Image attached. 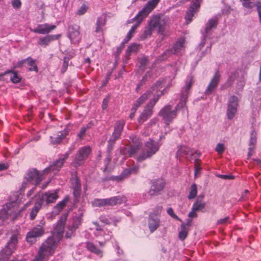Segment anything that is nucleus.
Masks as SVG:
<instances>
[{
  "label": "nucleus",
  "instance_id": "29",
  "mask_svg": "<svg viewBox=\"0 0 261 261\" xmlns=\"http://www.w3.org/2000/svg\"><path fill=\"white\" fill-rule=\"evenodd\" d=\"M82 222V218L81 217H77L74 220V223L72 226H70L68 227V231L66 233V238H70V236L73 233V232L76 229L79 225L81 224Z\"/></svg>",
  "mask_w": 261,
  "mask_h": 261
},
{
  "label": "nucleus",
  "instance_id": "10",
  "mask_svg": "<svg viewBox=\"0 0 261 261\" xmlns=\"http://www.w3.org/2000/svg\"><path fill=\"white\" fill-rule=\"evenodd\" d=\"M70 153V152L68 151L64 154L61 155L59 159L54 162L49 167L45 168L43 170V172L47 173L50 172H53L55 173L59 171L63 166L66 159L68 158Z\"/></svg>",
  "mask_w": 261,
  "mask_h": 261
},
{
  "label": "nucleus",
  "instance_id": "9",
  "mask_svg": "<svg viewBox=\"0 0 261 261\" xmlns=\"http://www.w3.org/2000/svg\"><path fill=\"white\" fill-rule=\"evenodd\" d=\"M45 223V221H41L39 224L36 225L28 233L26 238L27 242L32 244L36 241V238L40 237L43 234Z\"/></svg>",
  "mask_w": 261,
  "mask_h": 261
},
{
  "label": "nucleus",
  "instance_id": "62",
  "mask_svg": "<svg viewBox=\"0 0 261 261\" xmlns=\"http://www.w3.org/2000/svg\"><path fill=\"white\" fill-rule=\"evenodd\" d=\"M109 100V99L108 98H105L103 99L102 103V109L103 110H105L107 108Z\"/></svg>",
  "mask_w": 261,
  "mask_h": 261
},
{
  "label": "nucleus",
  "instance_id": "33",
  "mask_svg": "<svg viewBox=\"0 0 261 261\" xmlns=\"http://www.w3.org/2000/svg\"><path fill=\"white\" fill-rule=\"evenodd\" d=\"M65 137V135L59 132L57 135L50 137L51 142L53 144L57 145L60 144L63 139Z\"/></svg>",
  "mask_w": 261,
  "mask_h": 261
},
{
  "label": "nucleus",
  "instance_id": "8",
  "mask_svg": "<svg viewBox=\"0 0 261 261\" xmlns=\"http://www.w3.org/2000/svg\"><path fill=\"white\" fill-rule=\"evenodd\" d=\"M91 149L89 146H85L79 149L75 155L73 165L75 167L81 166L88 158L91 153Z\"/></svg>",
  "mask_w": 261,
  "mask_h": 261
},
{
  "label": "nucleus",
  "instance_id": "63",
  "mask_svg": "<svg viewBox=\"0 0 261 261\" xmlns=\"http://www.w3.org/2000/svg\"><path fill=\"white\" fill-rule=\"evenodd\" d=\"M27 59H23V60H22L19 61L17 63V65L15 66V67H16V68L21 67L24 64L27 63Z\"/></svg>",
  "mask_w": 261,
  "mask_h": 261
},
{
  "label": "nucleus",
  "instance_id": "14",
  "mask_svg": "<svg viewBox=\"0 0 261 261\" xmlns=\"http://www.w3.org/2000/svg\"><path fill=\"white\" fill-rule=\"evenodd\" d=\"M58 198V190H56L53 192L47 191L43 193L39 200L42 204L44 202L46 204H49L55 203Z\"/></svg>",
  "mask_w": 261,
  "mask_h": 261
},
{
  "label": "nucleus",
  "instance_id": "11",
  "mask_svg": "<svg viewBox=\"0 0 261 261\" xmlns=\"http://www.w3.org/2000/svg\"><path fill=\"white\" fill-rule=\"evenodd\" d=\"M239 100L237 96H231L228 100L227 108V116L228 119H232L237 113Z\"/></svg>",
  "mask_w": 261,
  "mask_h": 261
},
{
  "label": "nucleus",
  "instance_id": "38",
  "mask_svg": "<svg viewBox=\"0 0 261 261\" xmlns=\"http://www.w3.org/2000/svg\"><path fill=\"white\" fill-rule=\"evenodd\" d=\"M205 206V203L201 200H196L193 204L192 208L197 211H201Z\"/></svg>",
  "mask_w": 261,
  "mask_h": 261
},
{
  "label": "nucleus",
  "instance_id": "60",
  "mask_svg": "<svg viewBox=\"0 0 261 261\" xmlns=\"http://www.w3.org/2000/svg\"><path fill=\"white\" fill-rule=\"evenodd\" d=\"M129 149V148L127 147H121L120 148V152L122 155H128V150Z\"/></svg>",
  "mask_w": 261,
  "mask_h": 261
},
{
  "label": "nucleus",
  "instance_id": "44",
  "mask_svg": "<svg viewBox=\"0 0 261 261\" xmlns=\"http://www.w3.org/2000/svg\"><path fill=\"white\" fill-rule=\"evenodd\" d=\"M201 162L199 160L196 159L194 162L195 171L194 175L195 177H196L198 174H200L201 168Z\"/></svg>",
  "mask_w": 261,
  "mask_h": 261
},
{
  "label": "nucleus",
  "instance_id": "1",
  "mask_svg": "<svg viewBox=\"0 0 261 261\" xmlns=\"http://www.w3.org/2000/svg\"><path fill=\"white\" fill-rule=\"evenodd\" d=\"M166 21L164 18L159 15L152 16L149 22L148 27L144 31L143 38H147L151 36L153 30L158 28V34L161 35V40H163L166 37L169 35V32L166 31Z\"/></svg>",
  "mask_w": 261,
  "mask_h": 261
},
{
  "label": "nucleus",
  "instance_id": "64",
  "mask_svg": "<svg viewBox=\"0 0 261 261\" xmlns=\"http://www.w3.org/2000/svg\"><path fill=\"white\" fill-rule=\"evenodd\" d=\"M9 167V165L7 163H1L0 164V171L5 170Z\"/></svg>",
  "mask_w": 261,
  "mask_h": 261
},
{
  "label": "nucleus",
  "instance_id": "7",
  "mask_svg": "<svg viewBox=\"0 0 261 261\" xmlns=\"http://www.w3.org/2000/svg\"><path fill=\"white\" fill-rule=\"evenodd\" d=\"M160 93L156 94L157 97L156 98H153L149 101L143 112L141 113L138 119L139 123L142 124L144 123L151 117L153 113L152 109L153 107L158 101L160 97L163 94L162 91H160Z\"/></svg>",
  "mask_w": 261,
  "mask_h": 261
},
{
  "label": "nucleus",
  "instance_id": "31",
  "mask_svg": "<svg viewBox=\"0 0 261 261\" xmlns=\"http://www.w3.org/2000/svg\"><path fill=\"white\" fill-rule=\"evenodd\" d=\"M42 205V204L41 203V202L39 200L35 203L34 206L32 208L30 212V218L31 220H33L36 218L38 213L41 208Z\"/></svg>",
  "mask_w": 261,
  "mask_h": 261
},
{
  "label": "nucleus",
  "instance_id": "32",
  "mask_svg": "<svg viewBox=\"0 0 261 261\" xmlns=\"http://www.w3.org/2000/svg\"><path fill=\"white\" fill-rule=\"evenodd\" d=\"M139 49V45L138 44H134L128 46L126 51V59L125 60V63H127L129 60V56L132 53H136Z\"/></svg>",
  "mask_w": 261,
  "mask_h": 261
},
{
  "label": "nucleus",
  "instance_id": "27",
  "mask_svg": "<svg viewBox=\"0 0 261 261\" xmlns=\"http://www.w3.org/2000/svg\"><path fill=\"white\" fill-rule=\"evenodd\" d=\"M60 36V35H53L40 37L39 39L38 44L40 45L47 46L51 41L58 39Z\"/></svg>",
  "mask_w": 261,
  "mask_h": 261
},
{
  "label": "nucleus",
  "instance_id": "56",
  "mask_svg": "<svg viewBox=\"0 0 261 261\" xmlns=\"http://www.w3.org/2000/svg\"><path fill=\"white\" fill-rule=\"evenodd\" d=\"M255 6L258 12L259 22L261 23V2H257Z\"/></svg>",
  "mask_w": 261,
  "mask_h": 261
},
{
  "label": "nucleus",
  "instance_id": "46",
  "mask_svg": "<svg viewBox=\"0 0 261 261\" xmlns=\"http://www.w3.org/2000/svg\"><path fill=\"white\" fill-rule=\"evenodd\" d=\"M130 139L132 140L133 143L132 145L134 146H138L139 147H141L142 143L139 138L137 137L136 136H133L130 138Z\"/></svg>",
  "mask_w": 261,
  "mask_h": 261
},
{
  "label": "nucleus",
  "instance_id": "30",
  "mask_svg": "<svg viewBox=\"0 0 261 261\" xmlns=\"http://www.w3.org/2000/svg\"><path fill=\"white\" fill-rule=\"evenodd\" d=\"M106 22L107 18L106 16L102 15L98 17L96 20V28L95 32L97 33H99L100 32H102V28L105 25Z\"/></svg>",
  "mask_w": 261,
  "mask_h": 261
},
{
  "label": "nucleus",
  "instance_id": "43",
  "mask_svg": "<svg viewBox=\"0 0 261 261\" xmlns=\"http://www.w3.org/2000/svg\"><path fill=\"white\" fill-rule=\"evenodd\" d=\"M197 193V185L195 184H193L190 188L188 199H192L196 197Z\"/></svg>",
  "mask_w": 261,
  "mask_h": 261
},
{
  "label": "nucleus",
  "instance_id": "39",
  "mask_svg": "<svg viewBox=\"0 0 261 261\" xmlns=\"http://www.w3.org/2000/svg\"><path fill=\"white\" fill-rule=\"evenodd\" d=\"M26 63L29 66L28 69L30 71H35L36 72L38 71V68L35 64V61L33 60L31 57L27 58V61Z\"/></svg>",
  "mask_w": 261,
  "mask_h": 261
},
{
  "label": "nucleus",
  "instance_id": "47",
  "mask_svg": "<svg viewBox=\"0 0 261 261\" xmlns=\"http://www.w3.org/2000/svg\"><path fill=\"white\" fill-rule=\"evenodd\" d=\"M148 63V59L146 57H142L139 59L140 68L144 70Z\"/></svg>",
  "mask_w": 261,
  "mask_h": 261
},
{
  "label": "nucleus",
  "instance_id": "58",
  "mask_svg": "<svg viewBox=\"0 0 261 261\" xmlns=\"http://www.w3.org/2000/svg\"><path fill=\"white\" fill-rule=\"evenodd\" d=\"M87 130V128L86 127H82L78 134L77 136L79 137L80 139H83L84 137L85 136V133Z\"/></svg>",
  "mask_w": 261,
  "mask_h": 261
},
{
  "label": "nucleus",
  "instance_id": "26",
  "mask_svg": "<svg viewBox=\"0 0 261 261\" xmlns=\"http://www.w3.org/2000/svg\"><path fill=\"white\" fill-rule=\"evenodd\" d=\"M79 30L80 27L77 25H73L69 27L68 37L72 41L80 38Z\"/></svg>",
  "mask_w": 261,
  "mask_h": 261
},
{
  "label": "nucleus",
  "instance_id": "22",
  "mask_svg": "<svg viewBox=\"0 0 261 261\" xmlns=\"http://www.w3.org/2000/svg\"><path fill=\"white\" fill-rule=\"evenodd\" d=\"M185 40L184 39H180L178 40L174 45L173 47L171 50H167L164 52L163 56H166L164 59L167 58V56L171 55V54H177L180 51L182 48H184V44Z\"/></svg>",
  "mask_w": 261,
  "mask_h": 261
},
{
  "label": "nucleus",
  "instance_id": "34",
  "mask_svg": "<svg viewBox=\"0 0 261 261\" xmlns=\"http://www.w3.org/2000/svg\"><path fill=\"white\" fill-rule=\"evenodd\" d=\"M72 185L73 187V194L75 196H77L80 195L81 189V185L79 179L76 177L75 178Z\"/></svg>",
  "mask_w": 261,
  "mask_h": 261
},
{
  "label": "nucleus",
  "instance_id": "49",
  "mask_svg": "<svg viewBox=\"0 0 261 261\" xmlns=\"http://www.w3.org/2000/svg\"><path fill=\"white\" fill-rule=\"evenodd\" d=\"M167 213L173 218L181 222V220L174 214L173 210L171 207H169L167 210Z\"/></svg>",
  "mask_w": 261,
  "mask_h": 261
},
{
  "label": "nucleus",
  "instance_id": "61",
  "mask_svg": "<svg viewBox=\"0 0 261 261\" xmlns=\"http://www.w3.org/2000/svg\"><path fill=\"white\" fill-rule=\"evenodd\" d=\"M198 215L196 213V211L195 210H193L192 208L191 211L189 213L188 217L190 218H196L197 217Z\"/></svg>",
  "mask_w": 261,
  "mask_h": 261
},
{
  "label": "nucleus",
  "instance_id": "12",
  "mask_svg": "<svg viewBox=\"0 0 261 261\" xmlns=\"http://www.w3.org/2000/svg\"><path fill=\"white\" fill-rule=\"evenodd\" d=\"M159 115L162 116L167 125H169L173 119L176 116V111L171 110V107L167 105L164 107L160 112Z\"/></svg>",
  "mask_w": 261,
  "mask_h": 261
},
{
  "label": "nucleus",
  "instance_id": "55",
  "mask_svg": "<svg viewBox=\"0 0 261 261\" xmlns=\"http://www.w3.org/2000/svg\"><path fill=\"white\" fill-rule=\"evenodd\" d=\"M115 141H110V139L108 141V145H107V152L108 153H111L113 148V146L115 143Z\"/></svg>",
  "mask_w": 261,
  "mask_h": 261
},
{
  "label": "nucleus",
  "instance_id": "23",
  "mask_svg": "<svg viewBox=\"0 0 261 261\" xmlns=\"http://www.w3.org/2000/svg\"><path fill=\"white\" fill-rule=\"evenodd\" d=\"M20 211L18 209L16 210L15 208H9L7 212L5 211L2 212L0 214V218L4 221L6 219L11 218L12 220L16 219L18 215L19 214Z\"/></svg>",
  "mask_w": 261,
  "mask_h": 261
},
{
  "label": "nucleus",
  "instance_id": "42",
  "mask_svg": "<svg viewBox=\"0 0 261 261\" xmlns=\"http://www.w3.org/2000/svg\"><path fill=\"white\" fill-rule=\"evenodd\" d=\"M68 201V198L65 197L63 200L58 203L54 207L55 210L60 212L66 205Z\"/></svg>",
  "mask_w": 261,
  "mask_h": 261
},
{
  "label": "nucleus",
  "instance_id": "24",
  "mask_svg": "<svg viewBox=\"0 0 261 261\" xmlns=\"http://www.w3.org/2000/svg\"><path fill=\"white\" fill-rule=\"evenodd\" d=\"M160 220L159 218L150 214L148 218V227L151 233L155 231L160 226Z\"/></svg>",
  "mask_w": 261,
  "mask_h": 261
},
{
  "label": "nucleus",
  "instance_id": "13",
  "mask_svg": "<svg viewBox=\"0 0 261 261\" xmlns=\"http://www.w3.org/2000/svg\"><path fill=\"white\" fill-rule=\"evenodd\" d=\"M43 173H40L36 169H33L28 172L25 178L27 181L31 182L37 186L43 179Z\"/></svg>",
  "mask_w": 261,
  "mask_h": 261
},
{
  "label": "nucleus",
  "instance_id": "18",
  "mask_svg": "<svg viewBox=\"0 0 261 261\" xmlns=\"http://www.w3.org/2000/svg\"><path fill=\"white\" fill-rule=\"evenodd\" d=\"M220 74L218 71H217L213 78L210 81L205 91V94L206 95H210L212 93L213 91L217 87L220 82Z\"/></svg>",
  "mask_w": 261,
  "mask_h": 261
},
{
  "label": "nucleus",
  "instance_id": "51",
  "mask_svg": "<svg viewBox=\"0 0 261 261\" xmlns=\"http://www.w3.org/2000/svg\"><path fill=\"white\" fill-rule=\"evenodd\" d=\"M68 61H69L68 58H67L66 57H65L64 58L63 64L62 68L61 69V72L62 73H64L67 70V69L68 66Z\"/></svg>",
  "mask_w": 261,
  "mask_h": 261
},
{
  "label": "nucleus",
  "instance_id": "19",
  "mask_svg": "<svg viewBox=\"0 0 261 261\" xmlns=\"http://www.w3.org/2000/svg\"><path fill=\"white\" fill-rule=\"evenodd\" d=\"M201 1L202 0H195L191 5L185 16V19L186 20H189L190 22L191 21L195 13L197 12L200 8Z\"/></svg>",
  "mask_w": 261,
  "mask_h": 261
},
{
  "label": "nucleus",
  "instance_id": "25",
  "mask_svg": "<svg viewBox=\"0 0 261 261\" xmlns=\"http://www.w3.org/2000/svg\"><path fill=\"white\" fill-rule=\"evenodd\" d=\"M218 24V20L217 17L210 19L205 25L204 29V36L205 37L211 33L213 29L217 28Z\"/></svg>",
  "mask_w": 261,
  "mask_h": 261
},
{
  "label": "nucleus",
  "instance_id": "4",
  "mask_svg": "<svg viewBox=\"0 0 261 261\" xmlns=\"http://www.w3.org/2000/svg\"><path fill=\"white\" fill-rule=\"evenodd\" d=\"M160 144L152 139H149L145 143V150L136 158L137 161L141 162L148 158H151L159 150Z\"/></svg>",
  "mask_w": 261,
  "mask_h": 261
},
{
  "label": "nucleus",
  "instance_id": "40",
  "mask_svg": "<svg viewBox=\"0 0 261 261\" xmlns=\"http://www.w3.org/2000/svg\"><path fill=\"white\" fill-rule=\"evenodd\" d=\"M140 148L141 147H139L138 146L130 145L128 150V157H134Z\"/></svg>",
  "mask_w": 261,
  "mask_h": 261
},
{
  "label": "nucleus",
  "instance_id": "41",
  "mask_svg": "<svg viewBox=\"0 0 261 261\" xmlns=\"http://www.w3.org/2000/svg\"><path fill=\"white\" fill-rule=\"evenodd\" d=\"M190 152V148L186 146H181L178 149L176 154L178 156L188 155Z\"/></svg>",
  "mask_w": 261,
  "mask_h": 261
},
{
  "label": "nucleus",
  "instance_id": "59",
  "mask_svg": "<svg viewBox=\"0 0 261 261\" xmlns=\"http://www.w3.org/2000/svg\"><path fill=\"white\" fill-rule=\"evenodd\" d=\"M131 173V170H130L129 168L126 169L123 171V172L121 173V174L123 175V176L124 178H126L127 176H128L129 175H130Z\"/></svg>",
  "mask_w": 261,
  "mask_h": 261
},
{
  "label": "nucleus",
  "instance_id": "36",
  "mask_svg": "<svg viewBox=\"0 0 261 261\" xmlns=\"http://www.w3.org/2000/svg\"><path fill=\"white\" fill-rule=\"evenodd\" d=\"M188 228L186 227V224H182L181 225V229L178 234L179 239L184 241L186 239L188 236Z\"/></svg>",
  "mask_w": 261,
  "mask_h": 261
},
{
  "label": "nucleus",
  "instance_id": "48",
  "mask_svg": "<svg viewBox=\"0 0 261 261\" xmlns=\"http://www.w3.org/2000/svg\"><path fill=\"white\" fill-rule=\"evenodd\" d=\"M193 83V79L192 76H191L190 77L189 81L186 83V86L184 88V89L185 90L184 92L185 93L187 94L188 93V90H189L191 89Z\"/></svg>",
  "mask_w": 261,
  "mask_h": 261
},
{
  "label": "nucleus",
  "instance_id": "37",
  "mask_svg": "<svg viewBox=\"0 0 261 261\" xmlns=\"http://www.w3.org/2000/svg\"><path fill=\"white\" fill-rule=\"evenodd\" d=\"M10 73H12V75L10 76V80L13 83H18L20 81V76L18 75V74L16 72H14L12 70H8L6 71L3 75H6Z\"/></svg>",
  "mask_w": 261,
  "mask_h": 261
},
{
  "label": "nucleus",
  "instance_id": "16",
  "mask_svg": "<svg viewBox=\"0 0 261 261\" xmlns=\"http://www.w3.org/2000/svg\"><path fill=\"white\" fill-rule=\"evenodd\" d=\"M165 186V182L163 179L159 178L152 181V185L148 194L150 196H154L159 194Z\"/></svg>",
  "mask_w": 261,
  "mask_h": 261
},
{
  "label": "nucleus",
  "instance_id": "45",
  "mask_svg": "<svg viewBox=\"0 0 261 261\" xmlns=\"http://www.w3.org/2000/svg\"><path fill=\"white\" fill-rule=\"evenodd\" d=\"M92 204L97 207L105 206L104 199H95L92 201Z\"/></svg>",
  "mask_w": 261,
  "mask_h": 261
},
{
  "label": "nucleus",
  "instance_id": "50",
  "mask_svg": "<svg viewBox=\"0 0 261 261\" xmlns=\"http://www.w3.org/2000/svg\"><path fill=\"white\" fill-rule=\"evenodd\" d=\"M215 150L218 154H222L225 150L224 145L222 143H218L216 147Z\"/></svg>",
  "mask_w": 261,
  "mask_h": 261
},
{
  "label": "nucleus",
  "instance_id": "52",
  "mask_svg": "<svg viewBox=\"0 0 261 261\" xmlns=\"http://www.w3.org/2000/svg\"><path fill=\"white\" fill-rule=\"evenodd\" d=\"M218 224H226L230 223V218L229 217H226L224 218L220 219L217 221Z\"/></svg>",
  "mask_w": 261,
  "mask_h": 261
},
{
  "label": "nucleus",
  "instance_id": "28",
  "mask_svg": "<svg viewBox=\"0 0 261 261\" xmlns=\"http://www.w3.org/2000/svg\"><path fill=\"white\" fill-rule=\"evenodd\" d=\"M122 202L121 197L116 196L109 198L104 199L105 206H114L118 204H121Z\"/></svg>",
  "mask_w": 261,
  "mask_h": 261
},
{
  "label": "nucleus",
  "instance_id": "57",
  "mask_svg": "<svg viewBox=\"0 0 261 261\" xmlns=\"http://www.w3.org/2000/svg\"><path fill=\"white\" fill-rule=\"evenodd\" d=\"M12 6L15 9H19L21 6L20 0H14L12 3Z\"/></svg>",
  "mask_w": 261,
  "mask_h": 261
},
{
  "label": "nucleus",
  "instance_id": "15",
  "mask_svg": "<svg viewBox=\"0 0 261 261\" xmlns=\"http://www.w3.org/2000/svg\"><path fill=\"white\" fill-rule=\"evenodd\" d=\"M66 218H61L57 222L53 231V238L55 241V244L56 243V240L54 238H56L57 240H60L63 236V234L64 231L65 224L66 223Z\"/></svg>",
  "mask_w": 261,
  "mask_h": 261
},
{
  "label": "nucleus",
  "instance_id": "3",
  "mask_svg": "<svg viewBox=\"0 0 261 261\" xmlns=\"http://www.w3.org/2000/svg\"><path fill=\"white\" fill-rule=\"evenodd\" d=\"M55 248V241L53 238H48L42 244L33 261H46L47 259L46 257L47 258L54 252Z\"/></svg>",
  "mask_w": 261,
  "mask_h": 261
},
{
  "label": "nucleus",
  "instance_id": "5",
  "mask_svg": "<svg viewBox=\"0 0 261 261\" xmlns=\"http://www.w3.org/2000/svg\"><path fill=\"white\" fill-rule=\"evenodd\" d=\"M18 236V233L12 235L9 241L7 243L5 247L2 250L0 254V261H7L9 256L15 250L19 239Z\"/></svg>",
  "mask_w": 261,
  "mask_h": 261
},
{
  "label": "nucleus",
  "instance_id": "2",
  "mask_svg": "<svg viewBox=\"0 0 261 261\" xmlns=\"http://www.w3.org/2000/svg\"><path fill=\"white\" fill-rule=\"evenodd\" d=\"M156 2H157L155 0L148 1L144 7L139 12L134 18L127 21V23H133L134 21L136 22V23L131 28L130 30L131 31L135 33V30L140 25L143 20L146 18L155 7Z\"/></svg>",
  "mask_w": 261,
  "mask_h": 261
},
{
  "label": "nucleus",
  "instance_id": "35",
  "mask_svg": "<svg viewBox=\"0 0 261 261\" xmlns=\"http://www.w3.org/2000/svg\"><path fill=\"white\" fill-rule=\"evenodd\" d=\"M87 248L89 251L97 255L102 254V251L91 242H88L86 244Z\"/></svg>",
  "mask_w": 261,
  "mask_h": 261
},
{
  "label": "nucleus",
  "instance_id": "21",
  "mask_svg": "<svg viewBox=\"0 0 261 261\" xmlns=\"http://www.w3.org/2000/svg\"><path fill=\"white\" fill-rule=\"evenodd\" d=\"M257 141V133L253 129L250 132L249 140V147L247 153L248 158H249L254 153Z\"/></svg>",
  "mask_w": 261,
  "mask_h": 261
},
{
  "label": "nucleus",
  "instance_id": "54",
  "mask_svg": "<svg viewBox=\"0 0 261 261\" xmlns=\"http://www.w3.org/2000/svg\"><path fill=\"white\" fill-rule=\"evenodd\" d=\"M163 210V207L161 205H157L153 211V213L152 214L153 216H157L161 214Z\"/></svg>",
  "mask_w": 261,
  "mask_h": 261
},
{
  "label": "nucleus",
  "instance_id": "17",
  "mask_svg": "<svg viewBox=\"0 0 261 261\" xmlns=\"http://www.w3.org/2000/svg\"><path fill=\"white\" fill-rule=\"evenodd\" d=\"M125 124V121L124 120H120L116 122L114 132L110 138V141H116L120 138Z\"/></svg>",
  "mask_w": 261,
  "mask_h": 261
},
{
  "label": "nucleus",
  "instance_id": "53",
  "mask_svg": "<svg viewBox=\"0 0 261 261\" xmlns=\"http://www.w3.org/2000/svg\"><path fill=\"white\" fill-rule=\"evenodd\" d=\"M87 10V7L86 5L83 4L78 10L77 14L79 15H82L85 14Z\"/></svg>",
  "mask_w": 261,
  "mask_h": 261
},
{
  "label": "nucleus",
  "instance_id": "20",
  "mask_svg": "<svg viewBox=\"0 0 261 261\" xmlns=\"http://www.w3.org/2000/svg\"><path fill=\"white\" fill-rule=\"evenodd\" d=\"M56 26L55 25H50L48 23H44L38 25V27L33 29L32 31L39 34H48L51 31L55 30Z\"/></svg>",
  "mask_w": 261,
  "mask_h": 261
},
{
  "label": "nucleus",
  "instance_id": "6",
  "mask_svg": "<svg viewBox=\"0 0 261 261\" xmlns=\"http://www.w3.org/2000/svg\"><path fill=\"white\" fill-rule=\"evenodd\" d=\"M161 86V83L157 82L154 86L151 87V90L147 91L137 100L133 107L138 109L148 98L151 97L152 96H153V98H156L157 97L156 94L160 93V92L162 91L161 90L162 87Z\"/></svg>",
  "mask_w": 261,
  "mask_h": 261
}]
</instances>
